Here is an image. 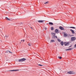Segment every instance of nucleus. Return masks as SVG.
Segmentation results:
<instances>
[{"instance_id":"nucleus-1","label":"nucleus","mask_w":76,"mask_h":76,"mask_svg":"<svg viewBox=\"0 0 76 76\" xmlns=\"http://www.w3.org/2000/svg\"><path fill=\"white\" fill-rule=\"evenodd\" d=\"M25 60H26V58H23L21 59L18 60L19 62H21L22 61H24Z\"/></svg>"},{"instance_id":"nucleus-2","label":"nucleus","mask_w":76,"mask_h":76,"mask_svg":"<svg viewBox=\"0 0 76 76\" xmlns=\"http://www.w3.org/2000/svg\"><path fill=\"white\" fill-rule=\"evenodd\" d=\"M19 69H16V70L14 69L12 70H10L8 71V72H16L17 71H19Z\"/></svg>"},{"instance_id":"nucleus-3","label":"nucleus","mask_w":76,"mask_h":76,"mask_svg":"<svg viewBox=\"0 0 76 76\" xmlns=\"http://www.w3.org/2000/svg\"><path fill=\"white\" fill-rule=\"evenodd\" d=\"M68 74H74V72L73 71H69L67 72Z\"/></svg>"},{"instance_id":"nucleus-4","label":"nucleus","mask_w":76,"mask_h":76,"mask_svg":"<svg viewBox=\"0 0 76 76\" xmlns=\"http://www.w3.org/2000/svg\"><path fill=\"white\" fill-rule=\"evenodd\" d=\"M76 39V37H73L71 38V41H75Z\"/></svg>"},{"instance_id":"nucleus-5","label":"nucleus","mask_w":76,"mask_h":76,"mask_svg":"<svg viewBox=\"0 0 76 76\" xmlns=\"http://www.w3.org/2000/svg\"><path fill=\"white\" fill-rule=\"evenodd\" d=\"M55 33L56 34H58L59 33V31H58V29H56L55 31Z\"/></svg>"},{"instance_id":"nucleus-6","label":"nucleus","mask_w":76,"mask_h":76,"mask_svg":"<svg viewBox=\"0 0 76 76\" xmlns=\"http://www.w3.org/2000/svg\"><path fill=\"white\" fill-rule=\"evenodd\" d=\"M64 44L65 45H69V42H65L64 43Z\"/></svg>"},{"instance_id":"nucleus-7","label":"nucleus","mask_w":76,"mask_h":76,"mask_svg":"<svg viewBox=\"0 0 76 76\" xmlns=\"http://www.w3.org/2000/svg\"><path fill=\"white\" fill-rule=\"evenodd\" d=\"M59 28L61 29V30H64V27L61 26H60L59 27Z\"/></svg>"},{"instance_id":"nucleus-8","label":"nucleus","mask_w":76,"mask_h":76,"mask_svg":"<svg viewBox=\"0 0 76 76\" xmlns=\"http://www.w3.org/2000/svg\"><path fill=\"white\" fill-rule=\"evenodd\" d=\"M70 31L72 32V34H75V31L71 29L70 30Z\"/></svg>"},{"instance_id":"nucleus-9","label":"nucleus","mask_w":76,"mask_h":76,"mask_svg":"<svg viewBox=\"0 0 76 76\" xmlns=\"http://www.w3.org/2000/svg\"><path fill=\"white\" fill-rule=\"evenodd\" d=\"M38 22L39 23H42L44 22V20H39L38 21Z\"/></svg>"},{"instance_id":"nucleus-10","label":"nucleus","mask_w":76,"mask_h":76,"mask_svg":"<svg viewBox=\"0 0 76 76\" xmlns=\"http://www.w3.org/2000/svg\"><path fill=\"white\" fill-rule=\"evenodd\" d=\"M72 50V48H69V49H66V51H71Z\"/></svg>"},{"instance_id":"nucleus-11","label":"nucleus","mask_w":76,"mask_h":76,"mask_svg":"<svg viewBox=\"0 0 76 76\" xmlns=\"http://www.w3.org/2000/svg\"><path fill=\"white\" fill-rule=\"evenodd\" d=\"M61 45L63 46V45H64V42H63V41H62L61 42Z\"/></svg>"},{"instance_id":"nucleus-12","label":"nucleus","mask_w":76,"mask_h":76,"mask_svg":"<svg viewBox=\"0 0 76 76\" xmlns=\"http://www.w3.org/2000/svg\"><path fill=\"white\" fill-rule=\"evenodd\" d=\"M5 18L7 20H10L7 17H6Z\"/></svg>"},{"instance_id":"nucleus-13","label":"nucleus","mask_w":76,"mask_h":76,"mask_svg":"<svg viewBox=\"0 0 76 76\" xmlns=\"http://www.w3.org/2000/svg\"><path fill=\"white\" fill-rule=\"evenodd\" d=\"M55 42V40H52L50 41V42Z\"/></svg>"},{"instance_id":"nucleus-14","label":"nucleus","mask_w":76,"mask_h":76,"mask_svg":"<svg viewBox=\"0 0 76 76\" xmlns=\"http://www.w3.org/2000/svg\"><path fill=\"white\" fill-rule=\"evenodd\" d=\"M49 25H53V23H52V22H50L49 23Z\"/></svg>"},{"instance_id":"nucleus-15","label":"nucleus","mask_w":76,"mask_h":76,"mask_svg":"<svg viewBox=\"0 0 76 76\" xmlns=\"http://www.w3.org/2000/svg\"><path fill=\"white\" fill-rule=\"evenodd\" d=\"M7 53H12V52H10V51L9 50H7Z\"/></svg>"},{"instance_id":"nucleus-16","label":"nucleus","mask_w":76,"mask_h":76,"mask_svg":"<svg viewBox=\"0 0 76 76\" xmlns=\"http://www.w3.org/2000/svg\"><path fill=\"white\" fill-rule=\"evenodd\" d=\"M69 28H73V29H76V28L74 27H70Z\"/></svg>"},{"instance_id":"nucleus-17","label":"nucleus","mask_w":76,"mask_h":76,"mask_svg":"<svg viewBox=\"0 0 76 76\" xmlns=\"http://www.w3.org/2000/svg\"><path fill=\"white\" fill-rule=\"evenodd\" d=\"M51 34L53 35L54 37L55 36V35H56V33H52Z\"/></svg>"},{"instance_id":"nucleus-18","label":"nucleus","mask_w":76,"mask_h":76,"mask_svg":"<svg viewBox=\"0 0 76 76\" xmlns=\"http://www.w3.org/2000/svg\"><path fill=\"white\" fill-rule=\"evenodd\" d=\"M51 30L52 31H53V30H54V27H51Z\"/></svg>"},{"instance_id":"nucleus-19","label":"nucleus","mask_w":76,"mask_h":76,"mask_svg":"<svg viewBox=\"0 0 76 76\" xmlns=\"http://www.w3.org/2000/svg\"><path fill=\"white\" fill-rule=\"evenodd\" d=\"M48 1H47L44 4H48Z\"/></svg>"},{"instance_id":"nucleus-20","label":"nucleus","mask_w":76,"mask_h":76,"mask_svg":"<svg viewBox=\"0 0 76 76\" xmlns=\"http://www.w3.org/2000/svg\"><path fill=\"white\" fill-rule=\"evenodd\" d=\"M58 39V42H61V40H60L58 39Z\"/></svg>"},{"instance_id":"nucleus-21","label":"nucleus","mask_w":76,"mask_h":76,"mask_svg":"<svg viewBox=\"0 0 76 76\" xmlns=\"http://www.w3.org/2000/svg\"><path fill=\"white\" fill-rule=\"evenodd\" d=\"M58 58H59V59H61V56H59L58 57Z\"/></svg>"},{"instance_id":"nucleus-22","label":"nucleus","mask_w":76,"mask_h":76,"mask_svg":"<svg viewBox=\"0 0 76 76\" xmlns=\"http://www.w3.org/2000/svg\"><path fill=\"white\" fill-rule=\"evenodd\" d=\"M64 36H65L66 37H67V34H64Z\"/></svg>"},{"instance_id":"nucleus-23","label":"nucleus","mask_w":76,"mask_h":76,"mask_svg":"<svg viewBox=\"0 0 76 76\" xmlns=\"http://www.w3.org/2000/svg\"><path fill=\"white\" fill-rule=\"evenodd\" d=\"M38 66H43V65H41V64H38Z\"/></svg>"},{"instance_id":"nucleus-24","label":"nucleus","mask_w":76,"mask_h":76,"mask_svg":"<svg viewBox=\"0 0 76 76\" xmlns=\"http://www.w3.org/2000/svg\"><path fill=\"white\" fill-rule=\"evenodd\" d=\"M5 37L6 38H8L9 37V36H5Z\"/></svg>"},{"instance_id":"nucleus-25","label":"nucleus","mask_w":76,"mask_h":76,"mask_svg":"<svg viewBox=\"0 0 76 76\" xmlns=\"http://www.w3.org/2000/svg\"><path fill=\"white\" fill-rule=\"evenodd\" d=\"M31 43H29L28 44V45H29V46H31Z\"/></svg>"},{"instance_id":"nucleus-26","label":"nucleus","mask_w":76,"mask_h":76,"mask_svg":"<svg viewBox=\"0 0 76 76\" xmlns=\"http://www.w3.org/2000/svg\"><path fill=\"white\" fill-rule=\"evenodd\" d=\"M55 38H57V37L56 36H54Z\"/></svg>"},{"instance_id":"nucleus-27","label":"nucleus","mask_w":76,"mask_h":76,"mask_svg":"<svg viewBox=\"0 0 76 76\" xmlns=\"http://www.w3.org/2000/svg\"><path fill=\"white\" fill-rule=\"evenodd\" d=\"M21 41H23V42H24V41H25V40H22Z\"/></svg>"},{"instance_id":"nucleus-28","label":"nucleus","mask_w":76,"mask_h":76,"mask_svg":"<svg viewBox=\"0 0 76 76\" xmlns=\"http://www.w3.org/2000/svg\"><path fill=\"white\" fill-rule=\"evenodd\" d=\"M45 30H47V27H45Z\"/></svg>"},{"instance_id":"nucleus-29","label":"nucleus","mask_w":76,"mask_h":76,"mask_svg":"<svg viewBox=\"0 0 76 76\" xmlns=\"http://www.w3.org/2000/svg\"><path fill=\"white\" fill-rule=\"evenodd\" d=\"M72 47L71 45H70L69 47V48H70Z\"/></svg>"},{"instance_id":"nucleus-30","label":"nucleus","mask_w":76,"mask_h":76,"mask_svg":"<svg viewBox=\"0 0 76 76\" xmlns=\"http://www.w3.org/2000/svg\"><path fill=\"white\" fill-rule=\"evenodd\" d=\"M31 28H32L31 27Z\"/></svg>"},{"instance_id":"nucleus-31","label":"nucleus","mask_w":76,"mask_h":76,"mask_svg":"<svg viewBox=\"0 0 76 76\" xmlns=\"http://www.w3.org/2000/svg\"><path fill=\"white\" fill-rule=\"evenodd\" d=\"M42 62H43V61H42Z\"/></svg>"}]
</instances>
